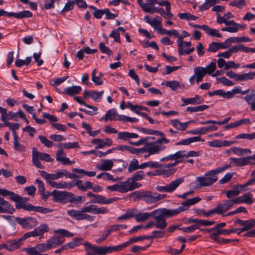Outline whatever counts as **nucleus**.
<instances>
[{
  "label": "nucleus",
  "instance_id": "f257e3e1",
  "mask_svg": "<svg viewBox=\"0 0 255 255\" xmlns=\"http://www.w3.org/2000/svg\"><path fill=\"white\" fill-rule=\"evenodd\" d=\"M231 165L227 164L206 172L203 176L196 178V181L199 187L212 186L218 180V174L230 168Z\"/></svg>",
  "mask_w": 255,
  "mask_h": 255
},
{
  "label": "nucleus",
  "instance_id": "f03ea898",
  "mask_svg": "<svg viewBox=\"0 0 255 255\" xmlns=\"http://www.w3.org/2000/svg\"><path fill=\"white\" fill-rule=\"evenodd\" d=\"M150 217V213L141 212L136 208H131L119 216L118 219L122 221H126L128 219L133 218L137 222H143L149 219Z\"/></svg>",
  "mask_w": 255,
  "mask_h": 255
},
{
  "label": "nucleus",
  "instance_id": "7ed1b4c3",
  "mask_svg": "<svg viewBox=\"0 0 255 255\" xmlns=\"http://www.w3.org/2000/svg\"><path fill=\"white\" fill-rule=\"evenodd\" d=\"M134 194L148 204L156 203L167 197L166 194H160L150 191H135Z\"/></svg>",
  "mask_w": 255,
  "mask_h": 255
},
{
  "label": "nucleus",
  "instance_id": "20e7f679",
  "mask_svg": "<svg viewBox=\"0 0 255 255\" xmlns=\"http://www.w3.org/2000/svg\"><path fill=\"white\" fill-rule=\"evenodd\" d=\"M54 233L58 234V236L50 238L48 242L51 245V248H55L57 246L62 244L65 241V237H71L74 236L73 234L64 229H58L54 231Z\"/></svg>",
  "mask_w": 255,
  "mask_h": 255
},
{
  "label": "nucleus",
  "instance_id": "39448f33",
  "mask_svg": "<svg viewBox=\"0 0 255 255\" xmlns=\"http://www.w3.org/2000/svg\"><path fill=\"white\" fill-rule=\"evenodd\" d=\"M150 217L152 216L158 222L165 223L166 219L175 216L172 209H157L150 213Z\"/></svg>",
  "mask_w": 255,
  "mask_h": 255
},
{
  "label": "nucleus",
  "instance_id": "423d86ee",
  "mask_svg": "<svg viewBox=\"0 0 255 255\" xmlns=\"http://www.w3.org/2000/svg\"><path fill=\"white\" fill-rule=\"evenodd\" d=\"M184 181L183 178H178L175 180L172 181L169 184L164 186L158 185L156 186L155 188L159 192L172 193L174 192Z\"/></svg>",
  "mask_w": 255,
  "mask_h": 255
},
{
  "label": "nucleus",
  "instance_id": "0eeeda50",
  "mask_svg": "<svg viewBox=\"0 0 255 255\" xmlns=\"http://www.w3.org/2000/svg\"><path fill=\"white\" fill-rule=\"evenodd\" d=\"M229 161L230 163L238 167L255 164V154L241 158L231 157Z\"/></svg>",
  "mask_w": 255,
  "mask_h": 255
},
{
  "label": "nucleus",
  "instance_id": "6e6552de",
  "mask_svg": "<svg viewBox=\"0 0 255 255\" xmlns=\"http://www.w3.org/2000/svg\"><path fill=\"white\" fill-rule=\"evenodd\" d=\"M178 51L179 55H188L195 50L194 47H191V42L184 41L181 39H177Z\"/></svg>",
  "mask_w": 255,
  "mask_h": 255
},
{
  "label": "nucleus",
  "instance_id": "1a4fd4ad",
  "mask_svg": "<svg viewBox=\"0 0 255 255\" xmlns=\"http://www.w3.org/2000/svg\"><path fill=\"white\" fill-rule=\"evenodd\" d=\"M233 203L231 200H226L223 204H219L215 209L206 212L205 215L208 217L215 213L222 214L230 209L233 205Z\"/></svg>",
  "mask_w": 255,
  "mask_h": 255
},
{
  "label": "nucleus",
  "instance_id": "9d476101",
  "mask_svg": "<svg viewBox=\"0 0 255 255\" xmlns=\"http://www.w3.org/2000/svg\"><path fill=\"white\" fill-rule=\"evenodd\" d=\"M67 213L70 217L76 220H86L89 222H92L94 220V217L93 216L84 213L83 208L81 210L73 209L68 210Z\"/></svg>",
  "mask_w": 255,
  "mask_h": 255
},
{
  "label": "nucleus",
  "instance_id": "9b49d317",
  "mask_svg": "<svg viewBox=\"0 0 255 255\" xmlns=\"http://www.w3.org/2000/svg\"><path fill=\"white\" fill-rule=\"evenodd\" d=\"M167 224H139L134 227L128 231L129 234H135L141 232L143 229H147L155 227L157 229H165Z\"/></svg>",
  "mask_w": 255,
  "mask_h": 255
},
{
  "label": "nucleus",
  "instance_id": "f8f14e48",
  "mask_svg": "<svg viewBox=\"0 0 255 255\" xmlns=\"http://www.w3.org/2000/svg\"><path fill=\"white\" fill-rule=\"evenodd\" d=\"M178 164V162L169 163L165 165L161 164L160 169L157 170L158 174L163 176L164 177H168L173 174L176 169L173 167L176 166Z\"/></svg>",
  "mask_w": 255,
  "mask_h": 255
},
{
  "label": "nucleus",
  "instance_id": "ddd939ff",
  "mask_svg": "<svg viewBox=\"0 0 255 255\" xmlns=\"http://www.w3.org/2000/svg\"><path fill=\"white\" fill-rule=\"evenodd\" d=\"M244 226L242 228L238 229H233V233H237L239 235L241 233L248 231L244 235L246 237H255V230H251L255 227V224H243Z\"/></svg>",
  "mask_w": 255,
  "mask_h": 255
},
{
  "label": "nucleus",
  "instance_id": "4468645a",
  "mask_svg": "<svg viewBox=\"0 0 255 255\" xmlns=\"http://www.w3.org/2000/svg\"><path fill=\"white\" fill-rule=\"evenodd\" d=\"M84 245L88 247L89 248L91 249L99 255H105L108 253L114 252V247H96L88 242L84 243Z\"/></svg>",
  "mask_w": 255,
  "mask_h": 255
},
{
  "label": "nucleus",
  "instance_id": "2eb2a0df",
  "mask_svg": "<svg viewBox=\"0 0 255 255\" xmlns=\"http://www.w3.org/2000/svg\"><path fill=\"white\" fill-rule=\"evenodd\" d=\"M144 19L147 23L152 26L154 30L156 31L157 33H159L160 29L162 27L161 18L159 16H157L154 18H150L148 15H145L144 17Z\"/></svg>",
  "mask_w": 255,
  "mask_h": 255
},
{
  "label": "nucleus",
  "instance_id": "dca6fc26",
  "mask_svg": "<svg viewBox=\"0 0 255 255\" xmlns=\"http://www.w3.org/2000/svg\"><path fill=\"white\" fill-rule=\"evenodd\" d=\"M1 217L5 219L8 222H16L17 223H37L38 222L32 217H27L25 218H20L15 217L13 216L2 215Z\"/></svg>",
  "mask_w": 255,
  "mask_h": 255
},
{
  "label": "nucleus",
  "instance_id": "f3484780",
  "mask_svg": "<svg viewBox=\"0 0 255 255\" xmlns=\"http://www.w3.org/2000/svg\"><path fill=\"white\" fill-rule=\"evenodd\" d=\"M193 123H195L194 120L181 123L178 119H173L169 121V124L172 125L177 130L184 131L188 128L190 124Z\"/></svg>",
  "mask_w": 255,
  "mask_h": 255
},
{
  "label": "nucleus",
  "instance_id": "a211bd4d",
  "mask_svg": "<svg viewBox=\"0 0 255 255\" xmlns=\"http://www.w3.org/2000/svg\"><path fill=\"white\" fill-rule=\"evenodd\" d=\"M69 192L67 191H60L53 190L51 192V195L53 196V200L55 202H64L68 200Z\"/></svg>",
  "mask_w": 255,
  "mask_h": 255
},
{
  "label": "nucleus",
  "instance_id": "6ab92c4d",
  "mask_svg": "<svg viewBox=\"0 0 255 255\" xmlns=\"http://www.w3.org/2000/svg\"><path fill=\"white\" fill-rule=\"evenodd\" d=\"M146 146L147 152L149 153V155L158 154L166 148L165 146L157 145L154 142H147Z\"/></svg>",
  "mask_w": 255,
  "mask_h": 255
},
{
  "label": "nucleus",
  "instance_id": "aec40b11",
  "mask_svg": "<svg viewBox=\"0 0 255 255\" xmlns=\"http://www.w3.org/2000/svg\"><path fill=\"white\" fill-rule=\"evenodd\" d=\"M107 189L111 191H117L124 193L127 192L126 181H121L113 185L108 186Z\"/></svg>",
  "mask_w": 255,
  "mask_h": 255
},
{
  "label": "nucleus",
  "instance_id": "412c9836",
  "mask_svg": "<svg viewBox=\"0 0 255 255\" xmlns=\"http://www.w3.org/2000/svg\"><path fill=\"white\" fill-rule=\"evenodd\" d=\"M14 211L13 207L8 202L0 197V213L12 214Z\"/></svg>",
  "mask_w": 255,
  "mask_h": 255
},
{
  "label": "nucleus",
  "instance_id": "4be33fe9",
  "mask_svg": "<svg viewBox=\"0 0 255 255\" xmlns=\"http://www.w3.org/2000/svg\"><path fill=\"white\" fill-rule=\"evenodd\" d=\"M57 179L62 178L63 177L70 179L80 178L82 176L78 175L75 173H71L65 169L57 170L55 171Z\"/></svg>",
  "mask_w": 255,
  "mask_h": 255
},
{
  "label": "nucleus",
  "instance_id": "5701e85b",
  "mask_svg": "<svg viewBox=\"0 0 255 255\" xmlns=\"http://www.w3.org/2000/svg\"><path fill=\"white\" fill-rule=\"evenodd\" d=\"M181 100L183 102L182 106H185L189 104L199 105L203 103L204 101L203 98H201V97L198 95H195V96L193 98L187 99L182 98Z\"/></svg>",
  "mask_w": 255,
  "mask_h": 255
},
{
  "label": "nucleus",
  "instance_id": "b1692460",
  "mask_svg": "<svg viewBox=\"0 0 255 255\" xmlns=\"http://www.w3.org/2000/svg\"><path fill=\"white\" fill-rule=\"evenodd\" d=\"M51 248V245L49 244L47 240L45 244H40L37 245L35 247L28 248L26 250V252L28 255H31V253L30 252L32 249L35 250L38 253H41L45 252Z\"/></svg>",
  "mask_w": 255,
  "mask_h": 255
},
{
  "label": "nucleus",
  "instance_id": "393cba45",
  "mask_svg": "<svg viewBox=\"0 0 255 255\" xmlns=\"http://www.w3.org/2000/svg\"><path fill=\"white\" fill-rule=\"evenodd\" d=\"M56 159L59 161L62 165H71L74 163V161H71L66 156L65 153L62 149H59L56 152Z\"/></svg>",
  "mask_w": 255,
  "mask_h": 255
},
{
  "label": "nucleus",
  "instance_id": "a878e982",
  "mask_svg": "<svg viewBox=\"0 0 255 255\" xmlns=\"http://www.w3.org/2000/svg\"><path fill=\"white\" fill-rule=\"evenodd\" d=\"M23 118L24 117V113L20 109L18 110V111L16 113H14L13 112L10 111L8 113L6 112V116H4V121L2 122H7V120H13L15 121H18V117Z\"/></svg>",
  "mask_w": 255,
  "mask_h": 255
},
{
  "label": "nucleus",
  "instance_id": "bb28decb",
  "mask_svg": "<svg viewBox=\"0 0 255 255\" xmlns=\"http://www.w3.org/2000/svg\"><path fill=\"white\" fill-rule=\"evenodd\" d=\"M114 165L112 159H104L102 162L96 165V168L99 170H110Z\"/></svg>",
  "mask_w": 255,
  "mask_h": 255
},
{
  "label": "nucleus",
  "instance_id": "cd10ccee",
  "mask_svg": "<svg viewBox=\"0 0 255 255\" xmlns=\"http://www.w3.org/2000/svg\"><path fill=\"white\" fill-rule=\"evenodd\" d=\"M39 173L50 186L55 182L53 180L57 179L56 172L55 173H48L44 170H39Z\"/></svg>",
  "mask_w": 255,
  "mask_h": 255
},
{
  "label": "nucleus",
  "instance_id": "c85d7f7f",
  "mask_svg": "<svg viewBox=\"0 0 255 255\" xmlns=\"http://www.w3.org/2000/svg\"><path fill=\"white\" fill-rule=\"evenodd\" d=\"M244 99L246 102L251 106V110H255V89L251 90L250 94L247 95Z\"/></svg>",
  "mask_w": 255,
  "mask_h": 255
},
{
  "label": "nucleus",
  "instance_id": "c756f323",
  "mask_svg": "<svg viewBox=\"0 0 255 255\" xmlns=\"http://www.w3.org/2000/svg\"><path fill=\"white\" fill-rule=\"evenodd\" d=\"M118 113L115 109H111L109 110L107 113L103 116L100 121L107 122L110 121H117Z\"/></svg>",
  "mask_w": 255,
  "mask_h": 255
},
{
  "label": "nucleus",
  "instance_id": "7c9ffc66",
  "mask_svg": "<svg viewBox=\"0 0 255 255\" xmlns=\"http://www.w3.org/2000/svg\"><path fill=\"white\" fill-rule=\"evenodd\" d=\"M204 141H205L204 139L201 138L200 137V136H193V137H190L188 138L183 139L180 141L176 142L175 143V144L176 145H188L193 142H198V141L204 142Z\"/></svg>",
  "mask_w": 255,
  "mask_h": 255
},
{
  "label": "nucleus",
  "instance_id": "2f4dec72",
  "mask_svg": "<svg viewBox=\"0 0 255 255\" xmlns=\"http://www.w3.org/2000/svg\"><path fill=\"white\" fill-rule=\"evenodd\" d=\"M208 95L210 97L215 95L220 96L225 99H231L233 98V95L230 93V91L225 92L222 89L217 90L213 91H211L208 93Z\"/></svg>",
  "mask_w": 255,
  "mask_h": 255
},
{
  "label": "nucleus",
  "instance_id": "473e14b6",
  "mask_svg": "<svg viewBox=\"0 0 255 255\" xmlns=\"http://www.w3.org/2000/svg\"><path fill=\"white\" fill-rule=\"evenodd\" d=\"M15 207L17 209H23L26 211H31L33 206L30 203H25L22 200L21 197L20 196L15 202Z\"/></svg>",
  "mask_w": 255,
  "mask_h": 255
},
{
  "label": "nucleus",
  "instance_id": "72a5a7b5",
  "mask_svg": "<svg viewBox=\"0 0 255 255\" xmlns=\"http://www.w3.org/2000/svg\"><path fill=\"white\" fill-rule=\"evenodd\" d=\"M223 228H219L216 232L211 233L210 235V238L216 242H218V236L220 235H229L234 232L233 229L229 230L222 229Z\"/></svg>",
  "mask_w": 255,
  "mask_h": 255
},
{
  "label": "nucleus",
  "instance_id": "f704fd0d",
  "mask_svg": "<svg viewBox=\"0 0 255 255\" xmlns=\"http://www.w3.org/2000/svg\"><path fill=\"white\" fill-rule=\"evenodd\" d=\"M51 186L56 189H67L70 190L74 186V185L73 182L67 183L65 181H61L59 182H55L53 183Z\"/></svg>",
  "mask_w": 255,
  "mask_h": 255
},
{
  "label": "nucleus",
  "instance_id": "c9c22d12",
  "mask_svg": "<svg viewBox=\"0 0 255 255\" xmlns=\"http://www.w3.org/2000/svg\"><path fill=\"white\" fill-rule=\"evenodd\" d=\"M138 137L137 133L133 132H129L128 131L120 132L118 134V139L124 140H129L132 138H136Z\"/></svg>",
  "mask_w": 255,
  "mask_h": 255
},
{
  "label": "nucleus",
  "instance_id": "e433bc0d",
  "mask_svg": "<svg viewBox=\"0 0 255 255\" xmlns=\"http://www.w3.org/2000/svg\"><path fill=\"white\" fill-rule=\"evenodd\" d=\"M194 75L196 76V82L198 83L203 80L206 73L203 67H196L194 69Z\"/></svg>",
  "mask_w": 255,
  "mask_h": 255
},
{
  "label": "nucleus",
  "instance_id": "4c0bfd02",
  "mask_svg": "<svg viewBox=\"0 0 255 255\" xmlns=\"http://www.w3.org/2000/svg\"><path fill=\"white\" fill-rule=\"evenodd\" d=\"M74 186H76L79 190L86 191L88 189H91L93 183L90 181H85L83 183L82 180H78L74 183Z\"/></svg>",
  "mask_w": 255,
  "mask_h": 255
},
{
  "label": "nucleus",
  "instance_id": "58836bf2",
  "mask_svg": "<svg viewBox=\"0 0 255 255\" xmlns=\"http://www.w3.org/2000/svg\"><path fill=\"white\" fill-rule=\"evenodd\" d=\"M82 88L79 86H73L66 88L64 90V93L69 96L77 95L82 91Z\"/></svg>",
  "mask_w": 255,
  "mask_h": 255
},
{
  "label": "nucleus",
  "instance_id": "ea45409f",
  "mask_svg": "<svg viewBox=\"0 0 255 255\" xmlns=\"http://www.w3.org/2000/svg\"><path fill=\"white\" fill-rule=\"evenodd\" d=\"M22 241L20 239H14L7 243V248L6 250L9 251H13L19 248L22 244Z\"/></svg>",
  "mask_w": 255,
  "mask_h": 255
},
{
  "label": "nucleus",
  "instance_id": "a19ab883",
  "mask_svg": "<svg viewBox=\"0 0 255 255\" xmlns=\"http://www.w3.org/2000/svg\"><path fill=\"white\" fill-rule=\"evenodd\" d=\"M32 150L34 153H35L39 159L41 160L51 162L54 161L53 158H51L49 154L43 152H38L35 147H33L32 148Z\"/></svg>",
  "mask_w": 255,
  "mask_h": 255
},
{
  "label": "nucleus",
  "instance_id": "79ce46f5",
  "mask_svg": "<svg viewBox=\"0 0 255 255\" xmlns=\"http://www.w3.org/2000/svg\"><path fill=\"white\" fill-rule=\"evenodd\" d=\"M190 206L189 203L188 202V200H187L185 201L182 202L181 203V206L176 209H172L173 212L174 216H176L178 215L180 213L185 211L189 208Z\"/></svg>",
  "mask_w": 255,
  "mask_h": 255
},
{
  "label": "nucleus",
  "instance_id": "37998d69",
  "mask_svg": "<svg viewBox=\"0 0 255 255\" xmlns=\"http://www.w3.org/2000/svg\"><path fill=\"white\" fill-rule=\"evenodd\" d=\"M204 31L209 35L217 38H221L222 37L219 30L211 28L207 25H206V26H204Z\"/></svg>",
  "mask_w": 255,
  "mask_h": 255
},
{
  "label": "nucleus",
  "instance_id": "c03bdc74",
  "mask_svg": "<svg viewBox=\"0 0 255 255\" xmlns=\"http://www.w3.org/2000/svg\"><path fill=\"white\" fill-rule=\"evenodd\" d=\"M204 31L209 35L217 38H221L222 37L219 30L211 28L207 25H206V26H204Z\"/></svg>",
  "mask_w": 255,
  "mask_h": 255
},
{
  "label": "nucleus",
  "instance_id": "a18cd8bd",
  "mask_svg": "<svg viewBox=\"0 0 255 255\" xmlns=\"http://www.w3.org/2000/svg\"><path fill=\"white\" fill-rule=\"evenodd\" d=\"M186 151L185 150H179L177 151L176 153L171 154L172 160H175L174 162H178V164L181 162L182 160V158H185Z\"/></svg>",
  "mask_w": 255,
  "mask_h": 255
},
{
  "label": "nucleus",
  "instance_id": "49530a36",
  "mask_svg": "<svg viewBox=\"0 0 255 255\" xmlns=\"http://www.w3.org/2000/svg\"><path fill=\"white\" fill-rule=\"evenodd\" d=\"M161 85L170 88L173 91H175L180 87V82L176 80L164 81L162 83Z\"/></svg>",
  "mask_w": 255,
  "mask_h": 255
},
{
  "label": "nucleus",
  "instance_id": "de8ad7c7",
  "mask_svg": "<svg viewBox=\"0 0 255 255\" xmlns=\"http://www.w3.org/2000/svg\"><path fill=\"white\" fill-rule=\"evenodd\" d=\"M161 166V164L158 162L148 161L139 164L140 169H144L146 167L150 168H157Z\"/></svg>",
  "mask_w": 255,
  "mask_h": 255
},
{
  "label": "nucleus",
  "instance_id": "09e8293b",
  "mask_svg": "<svg viewBox=\"0 0 255 255\" xmlns=\"http://www.w3.org/2000/svg\"><path fill=\"white\" fill-rule=\"evenodd\" d=\"M70 202L75 204L83 203L84 199L81 196H75L73 193L69 192V198L68 200Z\"/></svg>",
  "mask_w": 255,
  "mask_h": 255
},
{
  "label": "nucleus",
  "instance_id": "8fccbe9b",
  "mask_svg": "<svg viewBox=\"0 0 255 255\" xmlns=\"http://www.w3.org/2000/svg\"><path fill=\"white\" fill-rule=\"evenodd\" d=\"M231 119V117H228L222 121H216L214 120H207L205 121L200 122V124L202 125H209V124H217L218 125H222L227 124Z\"/></svg>",
  "mask_w": 255,
  "mask_h": 255
},
{
  "label": "nucleus",
  "instance_id": "3c124183",
  "mask_svg": "<svg viewBox=\"0 0 255 255\" xmlns=\"http://www.w3.org/2000/svg\"><path fill=\"white\" fill-rule=\"evenodd\" d=\"M136 181L126 180L127 192L132 191L141 186L139 183L135 182Z\"/></svg>",
  "mask_w": 255,
  "mask_h": 255
},
{
  "label": "nucleus",
  "instance_id": "603ef678",
  "mask_svg": "<svg viewBox=\"0 0 255 255\" xmlns=\"http://www.w3.org/2000/svg\"><path fill=\"white\" fill-rule=\"evenodd\" d=\"M255 78V72H250L248 73H244L239 74V81H244L249 80H253Z\"/></svg>",
  "mask_w": 255,
  "mask_h": 255
},
{
  "label": "nucleus",
  "instance_id": "864d4df0",
  "mask_svg": "<svg viewBox=\"0 0 255 255\" xmlns=\"http://www.w3.org/2000/svg\"><path fill=\"white\" fill-rule=\"evenodd\" d=\"M104 93V91L97 92L94 90H91L90 91V96L94 101L100 102Z\"/></svg>",
  "mask_w": 255,
  "mask_h": 255
},
{
  "label": "nucleus",
  "instance_id": "5fc2aeb1",
  "mask_svg": "<svg viewBox=\"0 0 255 255\" xmlns=\"http://www.w3.org/2000/svg\"><path fill=\"white\" fill-rule=\"evenodd\" d=\"M217 2V0H206L205 2L201 4L199 9L200 11H204L208 9L209 7L213 6Z\"/></svg>",
  "mask_w": 255,
  "mask_h": 255
},
{
  "label": "nucleus",
  "instance_id": "6e6d98bb",
  "mask_svg": "<svg viewBox=\"0 0 255 255\" xmlns=\"http://www.w3.org/2000/svg\"><path fill=\"white\" fill-rule=\"evenodd\" d=\"M209 108V106L208 105H200L197 107H188L186 108V111L188 112H190L191 113L193 112H202L203 111L206 109H207Z\"/></svg>",
  "mask_w": 255,
  "mask_h": 255
},
{
  "label": "nucleus",
  "instance_id": "4d7b16f0",
  "mask_svg": "<svg viewBox=\"0 0 255 255\" xmlns=\"http://www.w3.org/2000/svg\"><path fill=\"white\" fill-rule=\"evenodd\" d=\"M207 74L211 75L216 69V59H213L212 62L206 67H203Z\"/></svg>",
  "mask_w": 255,
  "mask_h": 255
},
{
  "label": "nucleus",
  "instance_id": "13d9d810",
  "mask_svg": "<svg viewBox=\"0 0 255 255\" xmlns=\"http://www.w3.org/2000/svg\"><path fill=\"white\" fill-rule=\"evenodd\" d=\"M31 57H27L25 59H17L15 62V65L17 67H21L24 65H28L31 61Z\"/></svg>",
  "mask_w": 255,
  "mask_h": 255
},
{
  "label": "nucleus",
  "instance_id": "bf43d9fd",
  "mask_svg": "<svg viewBox=\"0 0 255 255\" xmlns=\"http://www.w3.org/2000/svg\"><path fill=\"white\" fill-rule=\"evenodd\" d=\"M144 176V172L142 170H140L134 173L130 178H128L127 180L139 181L142 179Z\"/></svg>",
  "mask_w": 255,
  "mask_h": 255
},
{
  "label": "nucleus",
  "instance_id": "052dcab7",
  "mask_svg": "<svg viewBox=\"0 0 255 255\" xmlns=\"http://www.w3.org/2000/svg\"><path fill=\"white\" fill-rule=\"evenodd\" d=\"M154 137L146 136L140 138L136 142L129 141V143L133 145L139 146L144 143L146 144L149 139H154Z\"/></svg>",
  "mask_w": 255,
  "mask_h": 255
},
{
  "label": "nucleus",
  "instance_id": "680f3d73",
  "mask_svg": "<svg viewBox=\"0 0 255 255\" xmlns=\"http://www.w3.org/2000/svg\"><path fill=\"white\" fill-rule=\"evenodd\" d=\"M37 236H42L49 230V227L47 224H41L37 228L35 229Z\"/></svg>",
  "mask_w": 255,
  "mask_h": 255
},
{
  "label": "nucleus",
  "instance_id": "e2e57ef3",
  "mask_svg": "<svg viewBox=\"0 0 255 255\" xmlns=\"http://www.w3.org/2000/svg\"><path fill=\"white\" fill-rule=\"evenodd\" d=\"M232 53H237L239 51H244L246 53L247 52V47L242 44L234 45L230 48Z\"/></svg>",
  "mask_w": 255,
  "mask_h": 255
},
{
  "label": "nucleus",
  "instance_id": "0e129e2a",
  "mask_svg": "<svg viewBox=\"0 0 255 255\" xmlns=\"http://www.w3.org/2000/svg\"><path fill=\"white\" fill-rule=\"evenodd\" d=\"M92 81L96 85L100 86L103 84V81L99 77L96 76V70L94 69L92 72Z\"/></svg>",
  "mask_w": 255,
  "mask_h": 255
},
{
  "label": "nucleus",
  "instance_id": "69168bd1",
  "mask_svg": "<svg viewBox=\"0 0 255 255\" xmlns=\"http://www.w3.org/2000/svg\"><path fill=\"white\" fill-rule=\"evenodd\" d=\"M138 169H140L138 161L136 159H133L129 163L128 170L129 172H132Z\"/></svg>",
  "mask_w": 255,
  "mask_h": 255
},
{
  "label": "nucleus",
  "instance_id": "338daca9",
  "mask_svg": "<svg viewBox=\"0 0 255 255\" xmlns=\"http://www.w3.org/2000/svg\"><path fill=\"white\" fill-rule=\"evenodd\" d=\"M13 149L17 151L25 152L26 148L24 145L19 142V140L13 141Z\"/></svg>",
  "mask_w": 255,
  "mask_h": 255
},
{
  "label": "nucleus",
  "instance_id": "774afa93",
  "mask_svg": "<svg viewBox=\"0 0 255 255\" xmlns=\"http://www.w3.org/2000/svg\"><path fill=\"white\" fill-rule=\"evenodd\" d=\"M75 5L74 0H68L64 7L61 10V13H64L73 9Z\"/></svg>",
  "mask_w": 255,
  "mask_h": 255
}]
</instances>
